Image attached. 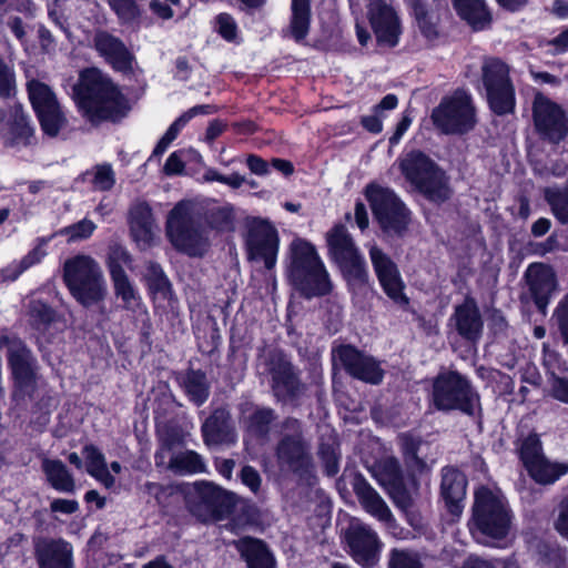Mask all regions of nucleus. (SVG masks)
<instances>
[{
    "mask_svg": "<svg viewBox=\"0 0 568 568\" xmlns=\"http://www.w3.org/2000/svg\"><path fill=\"white\" fill-rule=\"evenodd\" d=\"M78 98L79 106L91 121L116 122L128 111L125 100L118 88L105 74L94 68L81 73Z\"/></svg>",
    "mask_w": 568,
    "mask_h": 568,
    "instance_id": "1",
    "label": "nucleus"
},
{
    "mask_svg": "<svg viewBox=\"0 0 568 568\" xmlns=\"http://www.w3.org/2000/svg\"><path fill=\"white\" fill-rule=\"evenodd\" d=\"M513 526V514L507 501L487 487H479L475 491L469 530L475 538L481 540L505 539Z\"/></svg>",
    "mask_w": 568,
    "mask_h": 568,
    "instance_id": "2",
    "label": "nucleus"
},
{
    "mask_svg": "<svg viewBox=\"0 0 568 568\" xmlns=\"http://www.w3.org/2000/svg\"><path fill=\"white\" fill-rule=\"evenodd\" d=\"M280 439L275 446L276 463L281 471L307 479L314 471L312 445L303 423L286 417L280 424Z\"/></svg>",
    "mask_w": 568,
    "mask_h": 568,
    "instance_id": "3",
    "label": "nucleus"
},
{
    "mask_svg": "<svg viewBox=\"0 0 568 568\" xmlns=\"http://www.w3.org/2000/svg\"><path fill=\"white\" fill-rule=\"evenodd\" d=\"M292 263L290 280L306 298L325 296L333 290L327 270L315 247L305 241H295L291 245Z\"/></svg>",
    "mask_w": 568,
    "mask_h": 568,
    "instance_id": "4",
    "label": "nucleus"
},
{
    "mask_svg": "<svg viewBox=\"0 0 568 568\" xmlns=\"http://www.w3.org/2000/svg\"><path fill=\"white\" fill-rule=\"evenodd\" d=\"M399 170L412 187L428 201L439 204L450 199L449 176L425 153H407L399 161Z\"/></svg>",
    "mask_w": 568,
    "mask_h": 568,
    "instance_id": "5",
    "label": "nucleus"
},
{
    "mask_svg": "<svg viewBox=\"0 0 568 568\" xmlns=\"http://www.w3.org/2000/svg\"><path fill=\"white\" fill-rule=\"evenodd\" d=\"M63 281L71 295L84 307L102 302L108 286L99 263L87 254L65 260Z\"/></svg>",
    "mask_w": 568,
    "mask_h": 568,
    "instance_id": "6",
    "label": "nucleus"
},
{
    "mask_svg": "<svg viewBox=\"0 0 568 568\" xmlns=\"http://www.w3.org/2000/svg\"><path fill=\"white\" fill-rule=\"evenodd\" d=\"M257 372L270 377V386L274 397L282 403L297 402L306 392L293 364L278 349L262 348L257 356Z\"/></svg>",
    "mask_w": 568,
    "mask_h": 568,
    "instance_id": "7",
    "label": "nucleus"
},
{
    "mask_svg": "<svg viewBox=\"0 0 568 568\" xmlns=\"http://www.w3.org/2000/svg\"><path fill=\"white\" fill-rule=\"evenodd\" d=\"M185 504L190 514L207 524L225 519L242 500L212 481L199 480L189 488Z\"/></svg>",
    "mask_w": 568,
    "mask_h": 568,
    "instance_id": "8",
    "label": "nucleus"
},
{
    "mask_svg": "<svg viewBox=\"0 0 568 568\" xmlns=\"http://www.w3.org/2000/svg\"><path fill=\"white\" fill-rule=\"evenodd\" d=\"M166 234L173 246L190 256H202L209 240L190 203L179 202L169 213Z\"/></svg>",
    "mask_w": 568,
    "mask_h": 568,
    "instance_id": "9",
    "label": "nucleus"
},
{
    "mask_svg": "<svg viewBox=\"0 0 568 568\" xmlns=\"http://www.w3.org/2000/svg\"><path fill=\"white\" fill-rule=\"evenodd\" d=\"M433 404L439 410L457 409L474 415L479 407V396L459 373L446 372L434 379Z\"/></svg>",
    "mask_w": 568,
    "mask_h": 568,
    "instance_id": "10",
    "label": "nucleus"
},
{
    "mask_svg": "<svg viewBox=\"0 0 568 568\" xmlns=\"http://www.w3.org/2000/svg\"><path fill=\"white\" fill-rule=\"evenodd\" d=\"M366 196L372 211L386 236H403L410 223V213L397 195L387 187L371 184Z\"/></svg>",
    "mask_w": 568,
    "mask_h": 568,
    "instance_id": "11",
    "label": "nucleus"
},
{
    "mask_svg": "<svg viewBox=\"0 0 568 568\" xmlns=\"http://www.w3.org/2000/svg\"><path fill=\"white\" fill-rule=\"evenodd\" d=\"M7 359L13 379V397L33 398L38 383V361L23 341L17 337H3Z\"/></svg>",
    "mask_w": 568,
    "mask_h": 568,
    "instance_id": "12",
    "label": "nucleus"
},
{
    "mask_svg": "<svg viewBox=\"0 0 568 568\" xmlns=\"http://www.w3.org/2000/svg\"><path fill=\"white\" fill-rule=\"evenodd\" d=\"M434 125L445 134H465L476 124L475 108L470 97L464 91H456L442 100L432 112Z\"/></svg>",
    "mask_w": 568,
    "mask_h": 568,
    "instance_id": "13",
    "label": "nucleus"
},
{
    "mask_svg": "<svg viewBox=\"0 0 568 568\" xmlns=\"http://www.w3.org/2000/svg\"><path fill=\"white\" fill-rule=\"evenodd\" d=\"M481 70L491 110L498 115L510 113L515 106V92L508 67L500 60L490 59L485 62Z\"/></svg>",
    "mask_w": 568,
    "mask_h": 568,
    "instance_id": "14",
    "label": "nucleus"
},
{
    "mask_svg": "<svg viewBox=\"0 0 568 568\" xmlns=\"http://www.w3.org/2000/svg\"><path fill=\"white\" fill-rule=\"evenodd\" d=\"M30 102L37 113L43 132L54 138L67 124L55 94L51 88L38 80H30L27 83Z\"/></svg>",
    "mask_w": 568,
    "mask_h": 568,
    "instance_id": "15",
    "label": "nucleus"
},
{
    "mask_svg": "<svg viewBox=\"0 0 568 568\" xmlns=\"http://www.w3.org/2000/svg\"><path fill=\"white\" fill-rule=\"evenodd\" d=\"M333 358L354 378L378 385L384 378V369L371 355L353 345H339L333 349Z\"/></svg>",
    "mask_w": 568,
    "mask_h": 568,
    "instance_id": "16",
    "label": "nucleus"
},
{
    "mask_svg": "<svg viewBox=\"0 0 568 568\" xmlns=\"http://www.w3.org/2000/svg\"><path fill=\"white\" fill-rule=\"evenodd\" d=\"M534 122L542 139L558 144L568 133V119L562 109L541 94L534 101Z\"/></svg>",
    "mask_w": 568,
    "mask_h": 568,
    "instance_id": "17",
    "label": "nucleus"
},
{
    "mask_svg": "<svg viewBox=\"0 0 568 568\" xmlns=\"http://www.w3.org/2000/svg\"><path fill=\"white\" fill-rule=\"evenodd\" d=\"M246 248L250 261H263L272 270L278 252L277 231L266 221L254 220L247 232Z\"/></svg>",
    "mask_w": 568,
    "mask_h": 568,
    "instance_id": "18",
    "label": "nucleus"
},
{
    "mask_svg": "<svg viewBox=\"0 0 568 568\" xmlns=\"http://www.w3.org/2000/svg\"><path fill=\"white\" fill-rule=\"evenodd\" d=\"M91 45L115 71L130 74L133 72L135 57L124 41L106 30H95Z\"/></svg>",
    "mask_w": 568,
    "mask_h": 568,
    "instance_id": "19",
    "label": "nucleus"
},
{
    "mask_svg": "<svg viewBox=\"0 0 568 568\" xmlns=\"http://www.w3.org/2000/svg\"><path fill=\"white\" fill-rule=\"evenodd\" d=\"M367 18L381 45L393 48L397 44L400 26L392 6L384 0H368Z\"/></svg>",
    "mask_w": 568,
    "mask_h": 568,
    "instance_id": "20",
    "label": "nucleus"
},
{
    "mask_svg": "<svg viewBox=\"0 0 568 568\" xmlns=\"http://www.w3.org/2000/svg\"><path fill=\"white\" fill-rule=\"evenodd\" d=\"M369 258L378 281L389 298L399 304H407L403 293L404 284L399 271L392 258L376 244L369 246Z\"/></svg>",
    "mask_w": 568,
    "mask_h": 568,
    "instance_id": "21",
    "label": "nucleus"
},
{
    "mask_svg": "<svg viewBox=\"0 0 568 568\" xmlns=\"http://www.w3.org/2000/svg\"><path fill=\"white\" fill-rule=\"evenodd\" d=\"M346 541L355 561L365 567L375 564L382 544L369 526L362 523L351 525L346 531Z\"/></svg>",
    "mask_w": 568,
    "mask_h": 568,
    "instance_id": "22",
    "label": "nucleus"
},
{
    "mask_svg": "<svg viewBox=\"0 0 568 568\" xmlns=\"http://www.w3.org/2000/svg\"><path fill=\"white\" fill-rule=\"evenodd\" d=\"M33 546L39 568H73V547L64 539L38 537Z\"/></svg>",
    "mask_w": 568,
    "mask_h": 568,
    "instance_id": "23",
    "label": "nucleus"
},
{
    "mask_svg": "<svg viewBox=\"0 0 568 568\" xmlns=\"http://www.w3.org/2000/svg\"><path fill=\"white\" fill-rule=\"evenodd\" d=\"M525 276L535 305L545 315L558 286L555 271L546 264L534 263L528 266Z\"/></svg>",
    "mask_w": 568,
    "mask_h": 568,
    "instance_id": "24",
    "label": "nucleus"
},
{
    "mask_svg": "<svg viewBox=\"0 0 568 568\" xmlns=\"http://www.w3.org/2000/svg\"><path fill=\"white\" fill-rule=\"evenodd\" d=\"M201 432L207 447L230 446L237 439L231 412L226 407L215 408L202 424Z\"/></svg>",
    "mask_w": 568,
    "mask_h": 568,
    "instance_id": "25",
    "label": "nucleus"
},
{
    "mask_svg": "<svg viewBox=\"0 0 568 568\" xmlns=\"http://www.w3.org/2000/svg\"><path fill=\"white\" fill-rule=\"evenodd\" d=\"M128 223L130 234L141 250H146L154 244L159 229L149 203L134 202L128 212Z\"/></svg>",
    "mask_w": 568,
    "mask_h": 568,
    "instance_id": "26",
    "label": "nucleus"
},
{
    "mask_svg": "<svg viewBox=\"0 0 568 568\" xmlns=\"http://www.w3.org/2000/svg\"><path fill=\"white\" fill-rule=\"evenodd\" d=\"M452 321L463 338L470 342H476L480 338L484 322L474 298L466 297L464 303L457 305Z\"/></svg>",
    "mask_w": 568,
    "mask_h": 568,
    "instance_id": "27",
    "label": "nucleus"
},
{
    "mask_svg": "<svg viewBox=\"0 0 568 568\" xmlns=\"http://www.w3.org/2000/svg\"><path fill=\"white\" fill-rule=\"evenodd\" d=\"M353 489L359 504L368 514L385 524L393 521V515L388 506L364 477H355Z\"/></svg>",
    "mask_w": 568,
    "mask_h": 568,
    "instance_id": "28",
    "label": "nucleus"
},
{
    "mask_svg": "<svg viewBox=\"0 0 568 568\" xmlns=\"http://www.w3.org/2000/svg\"><path fill=\"white\" fill-rule=\"evenodd\" d=\"M467 479L465 475L454 467H445L442 473V496L444 497L449 511L459 515L462 507L459 503L466 495Z\"/></svg>",
    "mask_w": 568,
    "mask_h": 568,
    "instance_id": "29",
    "label": "nucleus"
},
{
    "mask_svg": "<svg viewBox=\"0 0 568 568\" xmlns=\"http://www.w3.org/2000/svg\"><path fill=\"white\" fill-rule=\"evenodd\" d=\"M248 568H274L275 562L266 545L252 537H244L232 541Z\"/></svg>",
    "mask_w": 568,
    "mask_h": 568,
    "instance_id": "30",
    "label": "nucleus"
},
{
    "mask_svg": "<svg viewBox=\"0 0 568 568\" xmlns=\"http://www.w3.org/2000/svg\"><path fill=\"white\" fill-rule=\"evenodd\" d=\"M328 256L337 264L358 253L354 239L344 225H335L326 233Z\"/></svg>",
    "mask_w": 568,
    "mask_h": 568,
    "instance_id": "31",
    "label": "nucleus"
},
{
    "mask_svg": "<svg viewBox=\"0 0 568 568\" xmlns=\"http://www.w3.org/2000/svg\"><path fill=\"white\" fill-rule=\"evenodd\" d=\"M9 131L4 144L7 146L28 145L32 136V128L29 125L27 116L23 114L20 104L10 106Z\"/></svg>",
    "mask_w": 568,
    "mask_h": 568,
    "instance_id": "32",
    "label": "nucleus"
},
{
    "mask_svg": "<svg viewBox=\"0 0 568 568\" xmlns=\"http://www.w3.org/2000/svg\"><path fill=\"white\" fill-rule=\"evenodd\" d=\"M41 468L45 474L48 483L55 490L69 494L75 490L74 478L60 459L44 458Z\"/></svg>",
    "mask_w": 568,
    "mask_h": 568,
    "instance_id": "33",
    "label": "nucleus"
},
{
    "mask_svg": "<svg viewBox=\"0 0 568 568\" xmlns=\"http://www.w3.org/2000/svg\"><path fill=\"white\" fill-rule=\"evenodd\" d=\"M545 364L551 369L549 376V394L550 396L566 405H568V376H560L555 373L557 367L559 371L568 372L566 363H559V355L556 352H547L545 354Z\"/></svg>",
    "mask_w": 568,
    "mask_h": 568,
    "instance_id": "34",
    "label": "nucleus"
},
{
    "mask_svg": "<svg viewBox=\"0 0 568 568\" xmlns=\"http://www.w3.org/2000/svg\"><path fill=\"white\" fill-rule=\"evenodd\" d=\"M454 6L462 19L475 30L484 29L490 22L484 0H454Z\"/></svg>",
    "mask_w": 568,
    "mask_h": 568,
    "instance_id": "35",
    "label": "nucleus"
},
{
    "mask_svg": "<svg viewBox=\"0 0 568 568\" xmlns=\"http://www.w3.org/2000/svg\"><path fill=\"white\" fill-rule=\"evenodd\" d=\"M352 290H361L368 282L366 263L361 253L336 264Z\"/></svg>",
    "mask_w": 568,
    "mask_h": 568,
    "instance_id": "36",
    "label": "nucleus"
},
{
    "mask_svg": "<svg viewBox=\"0 0 568 568\" xmlns=\"http://www.w3.org/2000/svg\"><path fill=\"white\" fill-rule=\"evenodd\" d=\"M168 468L178 475H191L206 471L204 458L194 450H184L171 456Z\"/></svg>",
    "mask_w": 568,
    "mask_h": 568,
    "instance_id": "37",
    "label": "nucleus"
},
{
    "mask_svg": "<svg viewBox=\"0 0 568 568\" xmlns=\"http://www.w3.org/2000/svg\"><path fill=\"white\" fill-rule=\"evenodd\" d=\"M527 470L537 483L549 485L568 473V464L551 463L544 456L528 467Z\"/></svg>",
    "mask_w": 568,
    "mask_h": 568,
    "instance_id": "38",
    "label": "nucleus"
},
{
    "mask_svg": "<svg viewBox=\"0 0 568 568\" xmlns=\"http://www.w3.org/2000/svg\"><path fill=\"white\" fill-rule=\"evenodd\" d=\"M311 21L310 0H292L291 36L302 41L308 33Z\"/></svg>",
    "mask_w": 568,
    "mask_h": 568,
    "instance_id": "39",
    "label": "nucleus"
},
{
    "mask_svg": "<svg viewBox=\"0 0 568 568\" xmlns=\"http://www.w3.org/2000/svg\"><path fill=\"white\" fill-rule=\"evenodd\" d=\"M183 387L190 399L197 406L202 405L210 394L206 375L201 371H189L183 379Z\"/></svg>",
    "mask_w": 568,
    "mask_h": 568,
    "instance_id": "40",
    "label": "nucleus"
},
{
    "mask_svg": "<svg viewBox=\"0 0 568 568\" xmlns=\"http://www.w3.org/2000/svg\"><path fill=\"white\" fill-rule=\"evenodd\" d=\"M277 418L274 409L270 407L256 408L246 420L247 430L256 437L267 438L271 426Z\"/></svg>",
    "mask_w": 568,
    "mask_h": 568,
    "instance_id": "41",
    "label": "nucleus"
},
{
    "mask_svg": "<svg viewBox=\"0 0 568 568\" xmlns=\"http://www.w3.org/2000/svg\"><path fill=\"white\" fill-rule=\"evenodd\" d=\"M544 196L558 222L568 224V182L562 187H546Z\"/></svg>",
    "mask_w": 568,
    "mask_h": 568,
    "instance_id": "42",
    "label": "nucleus"
},
{
    "mask_svg": "<svg viewBox=\"0 0 568 568\" xmlns=\"http://www.w3.org/2000/svg\"><path fill=\"white\" fill-rule=\"evenodd\" d=\"M373 475L386 490L403 483L399 464L393 458L385 459L378 464L374 468Z\"/></svg>",
    "mask_w": 568,
    "mask_h": 568,
    "instance_id": "43",
    "label": "nucleus"
},
{
    "mask_svg": "<svg viewBox=\"0 0 568 568\" xmlns=\"http://www.w3.org/2000/svg\"><path fill=\"white\" fill-rule=\"evenodd\" d=\"M398 439L406 465L413 471H423L426 468V463L418 456V450L422 444L420 439L415 438L408 434L399 435Z\"/></svg>",
    "mask_w": 568,
    "mask_h": 568,
    "instance_id": "44",
    "label": "nucleus"
},
{
    "mask_svg": "<svg viewBox=\"0 0 568 568\" xmlns=\"http://www.w3.org/2000/svg\"><path fill=\"white\" fill-rule=\"evenodd\" d=\"M206 221L212 229L219 232H231L235 225L234 209L229 204L211 209L207 212Z\"/></svg>",
    "mask_w": 568,
    "mask_h": 568,
    "instance_id": "45",
    "label": "nucleus"
},
{
    "mask_svg": "<svg viewBox=\"0 0 568 568\" xmlns=\"http://www.w3.org/2000/svg\"><path fill=\"white\" fill-rule=\"evenodd\" d=\"M132 257L128 250L119 244L111 243L108 247L106 266L111 275L125 273L124 266H130Z\"/></svg>",
    "mask_w": 568,
    "mask_h": 568,
    "instance_id": "46",
    "label": "nucleus"
},
{
    "mask_svg": "<svg viewBox=\"0 0 568 568\" xmlns=\"http://www.w3.org/2000/svg\"><path fill=\"white\" fill-rule=\"evenodd\" d=\"M95 229L97 225L94 224V222L88 219H83L74 224H71L59 230L58 232L52 234L51 237H54L55 235H63L68 237V243H74L89 239L93 234Z\"/></svg>",
    "mask_w": 568,
    "mask_h": 568,
    "instance_id": "47",
    "label": "nucleus"
},
{
    "mask_svg": "<svg viewBox=\"0 0 568 568\" xmlns=\"http://www.w3.org/2000/svg\"><path fill=\"white\" fill-rule=\"evenodd\" d=\"M17 95V79L12 64L0 55V99L10 100Z\"/></svg>",
    "mask_w": 568,
    "mask_h": 568,
    "instance_id": "48",
    "label": "nucleus"
},
{
    "mask_svg": "<svg viewBox=\"0 0 568 568\" xmlns=\"http://www.w3.org/2000/svg\"><path fill=\"white\" fill-rule=\"evenodd\" d=\"M388 568H424L417 551L394 548L389 552Z\"/></svg>",
    "mask_w": 568,
    "mask_h": 568,
    "instance_id": "49",
    "label": "nucleus"
},
{
    "mask_svg": "<svg viewBox=\"0 0 568 568\" xmlns=\"http://www.w3.org/2000/svg\"><path fill=\"white\" fill-rule=\"evenodd\" d=\"M519 455L526 469L544 457L541 443L537 434H530L523 440Z\"/></svg>",
    "mask_w": 568,
    "mask_h": 568,
    "instance_id": "50",
    "label": "nucleus"
},
{
    "mask_svg": "<svg viewBox=\"0 0 568 568\" xmlns=\"http://www.w3.org/2000/svg\"><path fill=\"white\" fill-rule=\"evenodd\" d=\"M111 280L114 285L115 295L122 300L125 308H131L136 300V293L128 275L125 273L111 275Z\"/></svg>",
    "mask_w": 568,
    "mask_h": 568,
    "instance_id": "51",
    "label": "nucleus"
},
{
    "mask_svg": "<svg viewBox=\"0 0 568 568\" xmlns=\"http://www.w3.org/2000/svg\"><path fill=\"white\" fill-rule=\"evenodd\" d=\"M108 3L119 19L124 22H131L140 16L135 0H108Z\"/></svg>",
    "mask_w": 568,
    "mask_h": 568,
    "instance_id": "52",
    "label": "nucleus"
},
{
    "mask_svg": "<svg viewBox=\"0 0 568 568\" xmlns=\"http://www.w3.org/2000/svg\"><path fill=\"white\" fill-rule=\"evenodd\" d=\"M29 313L38 325H49L55 318V312L41 301H32L29 305Z\"/></svg>",
    "mask_w": 568,
    "mask_h": 568,
    "instance_id": "53",
    "label": "nucleus"
},
{
    "mask_svg": "<svg viewBox=\"0 0 568 568\" xmlns=\"http://www.w3.org/2000/svg\"><path fill=\"white\" fill-rule=\"evenodd\" d=\"M52 237H40L37 240L36 247L30 251L20 262L19 273L28 270L29 267L40 263L42 258L47 255L45 245Z\"/></svg>",
    "mask_w": 568,
    "mask_h": 568,
    "instance_id": "54",
    "label": "nucleus"
},
{
    "mask_svg": "<svg viewBox=\"0 0 568 568\" xmlns=\"http://www.w3.org/2000/svg\"><path fill=\"white\" fill-rule=\"evenodd\" d=\"M93 185L100 191H109L115 183L114 173L110 165H98L94 169Z\"/></svg>",
    "mask_w": 568,
    "mask_h": 568,
    "instance_id": "55",
    "label": "nucleus"
},
{
    "mask_svg": "<svg viewBox=\"0 0 568 568\" xmlns=\"http://www.w3.org/2000/svg\"><path fill=\"white\" fill-rule=\"evenodd\" d=\"M83 454L88 460L87 470L90 475H93L106 467L103 454L95 446L87 445L83 448Z\"/></svg>",
    "mask_w": 568,
    "mask_h": 568,
    "instance_id": "56",
    "label": "nucleus"
},
{
    "mask_svg": "<svg viewBox=\"0 0 568 568\" xmlns=\"http://www.w3.org/2000/svg\"><path fill=\"white\" fill-rule=\"evenodd\" d=\"M148 281L150 288L154 292L165 293L170 288V283L158 264L150 265Z\"/></svg>",
    "mask_w": 568,
    "mask_h": 568,
    "instance_id": "57",
    "label": "nucleus"
},
{
    "mask_svg": "<svg viewBox=\"0 0 568 568\" xmlns=\"http://www.w3.org/2000/svg\"><path fill=\"white\" fill-rule=\"evenodd\" d=\"M510 566H519L516 561L507 560H486L479 557H469L463 565V568H508Z\"/></svg>",
    "mask_w": 568,
    "mask_h": 568,
    "instance_id": "58",
    "label": "nucleus"
},
{
    "mask_svg": "<svg viewBox=\"0 0 568 568\" xmlns=\"http://www.w3.org/2000/svg\"><path fill=\"white\" fill-rule=\"evenodd\" d=\"M216 28L219 33L227 41L236 37V24L230 14L221 13L216 18Z\"/></svg>",
    "mask_w": 568,
    "mask_h": 568,
    "instance_id": "59",
    "label": "nucleus"
},
{
    "mask_svg": "<svg viewBox=\"0 0 568 568\" xmlns=\"http://www.w3.org/2000/svg\"><path fill=\"white\" fill-rule=\"evenodd\" d=\"M555 317L558 322L559 331L566 344H568V294L556 308Z\"/></svg>",
    "mask_w": 568,
    "mask_h": 568,
    "instance_id": "60",
    "label": "nucleus"
},
{
    "mask_svg": "<svg viewBox=\"0 0 568 568\" xmlns=\"http://www.w3.org/2000/svg\"><path fill=\"white\" fill-rule=\"evenodd\" d=\"M241 479L253 493H257L261 487V476L252 466H244L241 470Z\"/></svg>",
    "mask_w": 568,
    "mask_h": 568,
    "instance_id": "61",
    "label": "nucleus"
},
{
    "mask_svg": "<svg viewBox=\"0 0 568 568\" xmlns=\"http://www.w3.org/2000/svg\"><path fill=\"white\" fill-rule=\"evenodd\" d=\"M387 493L398 507L406 509L410 506V497L404 486V483L388 489Z\"/></svg>",
    "mask_w": 568,
    "mask_h": 568,
    "instance_id": "62",
    "label": "nucleus"
},
{
    "mask_svg": "<svg viewBox=\"0 0 568 568\" xmlns=\"http://www.w3.org/2000/svg\"><path fill=\"white\" fill-rule=\"evenodd\" d=\"M558 532L568 539V496L559 505V515L556 521Z\"/></svg>",
    "mask_w": 568,
    "mask_h": 568,
    "instance_id": "63",
    "label": "nucleus"
},
{
    "mask_svg": "<svg viewBox=\"0 0 568 568\" xmlns=\"http://www.w3.org/2000/svg\"><path fill=\"white\" fill-rule=\"evenodd\" d=\"M50 509L52 513H62L70 515L79 509V504L77 500L58 498L51 503Z\"/></svg>",
    "mask_w": 568,
    "mask_h": 568,
    "instance_id": "64",
    "label": "nucleus"
}]
</instances>
